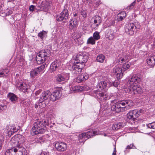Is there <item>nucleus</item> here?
<instances>
[{
	"label": "nucleus",
	"instance_id": "393cba45",
	"mask_svg": "<svg viewBox=\"0 0 155 155\" xmlns=\"http://www.w3.org/2000/svg\"><path fill=\"white\" fill-rule=\"evenodd\" d=\"M79 142L80 143L84 142L87 139L86 137V133H83L79 135L78 138Z\"/></svg>",
	"mask_w": 155,
	"mask_h": 155
},
{
	"label": "nucleus",
	"instance_id": "72a5a7b5",
	"mask_svg": "<svg viewBox=\"0 0 155 155\" xmlns=\"http://www.w3.org/2000/svg\"><path fill=\"white\" fill-rule=\"evenodd\" d=\"M65 80V77L61 74H59L56 76V80L58 82H61L64 81Z\"/></svg>",
	"mask_w": 155,
	"mask_h": 155
},
{
	"label": "nucleus",
	"instance_id": "e433bc0d",
	"mask_svg": "<svg viewBox=\"0 0 155 155\" xmlns=\"http://www.w3.org/2000/svg\"><path fill=\"white\" fill-rule=\"evenodd\" d=\"M47 32L45 31H43L38 34V36L41 39H42L47 35Z\"/></svg>",
	"mask_w": 155,
	"mask_h": 155
},
{
	"label": "nucleus",
	"instance_id": "412c9836",
	"mask_svg": "<svg viewBox=\"0 0 155 155\" xmlns=\"http://www.w3.org/2000/svg\"><path fill=\"white\" fill-rule=\"evenodd\" d=\"M88 76L86 74H81L78 76L76 79V81L80 83L84 81L88 78Z\"/></svg>",
	"mask_w": 155,
	"mask_h": 155
},
{
	"label": "nucleus",
	"instance_id": "39448f33",
	"mask_svg": "<svg viewBox=\"0 0 155 155\" xmlns=\"http://www.w3.org/2000/svg\"><path fill=\"white\" fill-rule=\"evenodd\" d=\"M140 25L137 22H130L127 24L125 28V32L128 34L132 35L134 34V32L137 29H139Z\"/></svg>",
	"mask_w": 155,
	"mask_h": 155
},
{
	"label": "nucleus",
	"instance_id": "6e6552de",
	"mask_svg": "<svg viewBox=\"0 0 155 155\" xmlns=\"http://www.w3.org/2000/svg\"><path fill=\"white\" fill-rule=\"evenodd\" d=\"M69 16L68 10L67 9H64L56 17V20L58 21L66 20L68 19Z\"/></svg>",
	"mask_w": 155,
	"mask_h": 155
},
{
	"label": "nucleus",
	"instance_id": "e2e57ef3",
	"mask_svg": "<svg viewBox=\"0 0 155 155\" xmlns=\"http://www.w3.org/2000/svg\"><path fill=\"white\" fill-rule=\"evenodd\" d=\"M3 71H4V73L5 74H8V73L9 72V71L8 70H3Z\"/></svg>",
	"mask_w": 155,
	"mask_h": 155
},
{
	"label": "nucleus",
	"instance_id": "338daca9",
	"mask_svg": "<svg viewBox=\"0 0 155 155\" xmlns=\"http://www.w3.org/2000/svg\"><path fill=\"white\" fill-rule=\"evenodd\" d=\"M38 106H39L38 104H35V108H37L38 107Z\"/></svg>",
	"mask_w": 155,
	"mask_h": 155
},
{
	"label": "nucleus",
	"instance_id": "3c124183",
	"mask_svg": "<svg viewBox=\"0 0 155 155\" xmlns=\"http://www.w3.org/2000/svg\"><path fill=\"white\" fill-rule=\"evenodd\" d=\"M135 147L134 146L133 144H131L129 145H128L127 147V149H131L132 148H134Z\"/></svg>",
	"mask_w": 155,
	"mask_h": 155
},
{
	"label": "nucleus",
	"instance_id": "09e8293b",
	"mask_svg": "<svg viewBox=\"0 0 155 155\" xmlns=\"http://www.w3.org/2000/svg\"><path fill=\"white\" fill-rule=\"evenodd\" d=\"M124 59V60L125 61H128V58H129V56L127 55H124L123 57H122Z\"/></svg>",
	"mask_w": 155,
	"mask_h": 155
},
{
	"label": "nucleus",
	"instance_id": "7ed1b4c3",
	"mask_svg": "<svg viewBox=\"0 0 155 155\" xmlns=\"http://www.w3.org/2000/svg\"><path fill=\"white\" fill-rule=\"evenodd\" d=\"M85 66L84 64L78 63L77 60H71L68 68L72 72L75 74L80 73Z\"/></svg>",
	"mask_w": 155,
	"mask_h": 155
},
{
	"label": "nucleus",
	"instance_id": "4d7b16f0",
	"mask_svg": "<svg viewBox=\"0 0 155 155\" xmlns=\"http://www.w3.org/2000/svg\"><path fill=\"white\" fill-rule=\"evenodd\" d=\"M35 6L33 5H31L29 8V10L30 11H33L34 10Z\"/></svg>",
	"mask_w": 155,
	"mask_h": 155
},
{
	"label": "nucleus",
	"instance_id": "f704fd0d",
	"mask_svg": "<svg viewBox=\"0 0 155 155\" xmlns=\"http://www.w3.org/2000/svg\"><path fill=\"white\" fill-rule=\"evenodd\" d=\"M131 65V63H130L124 64L122 66L123 71L124 72L129 69Z\"/></svg>",
	"mask_w": 155,
	"mask_h": 155
},
{
	"label": "nucleus",
	"instance_id": "864d4df0",
	"mask_svg": "<svg viewBox=\"0 0 155 155\" xmlns=\"http://www.w3.org/2000/svg\"><path fill=\"white\" fill-rule=\"evenodd\" d=\"M41 90H39L36 91L35 93V95L36 96H37L39 94L41 93Z\"/></svg>",
	"mask_w": 155,
	"mask_h": 155
},
{
	"label": "nucleus",
	"instance_id": "c9c22d12",
	"mask_svg": "<svg viewBox=\"0 0 155 155\" xmlns=\"http://www.w3.org/2000/svg\"><path fill=\"white\" fill-rule=\"evenodd\" d=\"M38 74H39L36 69L32 70L30 72L31 76L32 77L35 78Z\"/></svg>",
	"mask_w": 155,
	"mask_h": 155
},
{
	"label": "nucleus",
	"instance_id": "4468645a",
	"mask_svg": "<svg viewBox=\"0 0 155 155\" xmlns=\"http://www.w3.org/2000/svg\"><path fill=\"white\" fill-rule=\"evenodd\" d=\"M51 95V92L49 91L43 92L40 96L39 101L41 102H45L47 100Z\"/></svg>",
	"mask_w": 155,
	"mask_h": 155
},
{
	"label": "nucleus",
	"instance_id": "f257e3e1",
	"mask_svg": "<svg viewBox=\"0 0 155 155\" xmlns=\"http://www.w3.org/2000/svg\"><path fill=\"white\" fill-rule=\"evenodd\" d=\"M141 80V77L140 74H137L133 76L128 82V88H124V91L126 93L132 94L137 93L142 94L143 92V90L140 86L137 84L140 83Z\"/></svg>",
	"mask_w": 155,
	"mask_h": 155
},
{
	"label": "nucleus",
	"instance_id": "052dcab7",
	"mask_svg": "<svg viewBox=\"0 0 155 155\" xmlns=\"http://www.w3.org/2000/svg\"><path fill=\"white\" fill-rule=\"evenodd\" d=\"M116 147H115L114 148V151L112 153V155H116Z\"/></svg>",
	"mask_w": 155,
	"mask_h": 155
},
{
	"label": "nucleus",
	"instance_id": "473e14b6",
	"mask_svg": "<svg viewBox=\"0 0 155 155\" xmlns=\"http://www.w3.org/2000/svg\"><path fill=\"white\" fill-rule=\"evenodd\" d=\"M105 58V57L104 55L100 54L97 57L96 60L99 62L103 63L104 61Z\"/></svg>",
	"mask_w": 155,
	"mask_h": 155
},
{
	"label": "nucleus",
	"instance_id": "0e129e2a",
	"mask_svg": "<svg viewBox=\"0 0 155 155\" xmlns=\"http://www.w3.org/2000/svg\"><path fill=\"white\" fill-rule=\"evenodd\" d=\"M4 74V75H5V74L4 73V71H3L2 72H0V75H2Z\"/></svg>",
	"mask_w": 155,
	"mask_h": 155
},
{
	"label": "nucleus",
	"instance_id": "58836bf2",
	"mask_svg": "<svg viewBox=\"0 0 155 155\" xmlns=\"http://www.w3.org/2000/svg\"><path fill=\"white\" fill-rule=\"evenodd\" d=\"M93 38L96 40H99L100 38L99 35V32L98 31H96L93 34Z\"/></svg>",
	"mask_w": 155,
	"mask_h": 155
},
{
	"label": "nucleus",
	"instance_id": "37998d69",
	"mask_svg": "<svg viewBox=\"0 0 155 155\" xmlns=\"http://www.w3.org/2000/svg\"><path fill=\"white\" fill-rule=\"evenodd\" d=\"M46 105V104L45 102H41L39 100V102L38 103V106L40 108H43V107H45Z\"/></svg>",
	"mask_w": 155,
	"mask_h": 155
},
{
	"label": "nucleus",
	"instance_id": "4c0bfd02",
	"mask_svg": "<svg viewBox=\"0 0 155 155\" xmlns=\"http://www.w3.org/2000/svg\"><path fill=\"white\" fill-rule=\"evenodd\" d=\"M23 82L21 79H18L16 81L15 85L19 88L23 84Z\"/></svg>",
	"mask_w": 155,
	"mask_h": 155
},
{
	"label": "nucleus",
	"instance_id": "603ef678",
	"mask_svg": "<svg viewBox=\"0 0 155 155\" xmlns=\"http://www.w3.org/2000/svg\"><path fill=\"white\" fill-rule=\"evenodd\" d=\"M4 140L3 138V137H2V139L0 138V150L2 148V144Z\"/></svg>",
	"mask_w": 155,
	"mask_h": 155
},
{
	"label": "nucleus",
	"instance_id": "774afa93",
	"mask_svg": "<svg viewBox=\"0 0 155 155\" xmlns=\"http://www.w3.org/2000/svg\"><path fill=\"white\" fill-rule=\"evenodd\" d=\"M153 48H155V40L153 42Z\"/></svg>",
	"mask_w": 155,
	"mask_h": 155
},
{
	"label": "nucleus",
	"instance_id": "680f3d73",
	"mask_svg": "<svg viewBox=\"0 0 155 155\" xmlns=\"http://www.w3.org/2000/svg\"><path fill=\"white\" fill-rule=\"evenodd\" d=\"M92 134H93V135H96V134H97V131H93L92 130Z\"/></svg>",
	"mask_w": 155,
	"mask_h": 155
},
{
	"label": "nucleus",
	"instance_id": "bb28decb",
	"mask_svg": "<svg viewBox=\"0 0 155 155\" xmlns=\"http://www.w3.org/2000/svg\"><path fill=\"white\" fill-rule=\"evenodd\" d=\"M93 19L94 24H95L96 26L97 27L101 22V18L99 16H96Z\"/></svg>",
	"mask_w": 155,
	"mask_h": 155
},
{
	"label": "nucleus",
	"instance_id": "c85d7f7f",
	"mask_svg": "<svg viewBox=\"0 0 155 155\" xmlns=\"http://www.w3.org/2000/svg\"><path fill=\"white\" fill-rule=\"evenodd\" d=\"M126 16V13L124 11L119 13L117 15V19L119 21H122Z\"/></svg>",
	"mask_w": 155,
	"mask_h": 155
},
{
	"label": "nucleus",
	"instance_id": "b1692460",
	"mask_svg": "<svg viewBox=\"0 0 155 155\" xmlns=\"http://www.w3.org/2000/svg\"><path fill=\"white\" fill-rule=\"evenodd\" d=\"M29 88V86L25 82H23V84L19 88V89L24 92H26Z\"/></svg>",
	"mask_w": 155,
	"mask_h": 155
},
{
	"label": "nucleus",
	"instance_id": "de8ad7c7",
	"mask_svg": "<svg viewBox=\"0 0 155 155\" xmlns=\"http://www.w3.org/2000/svg\"><path fill=\"white\" fill-rule=\"evenodd\" d=\"M135 2L134 1L130 5L128 6V8H129V9H132L133 8L134 6L135 5Z\"/></svg>",
	"mask_w": 155,
	"mask_h": 155
},
{
	"label": "nucleus",
	"instance_id": "423d86ee",
	"mask_svg": "<svg viewBox=\"0 0 155 155\" xmlns=\"http://www.w3.org/2000/svg\"><path fill=\"white\" fill-rule=\"evenodd\" d=\"M25 140V138L24 136L20 135H15L13 137L12 140V142L15 144L16 146L18 148L19 151H23L25 150V148L20 146V144L23 143Z\"/></svg>",
	"mask_w": 155,
	"mask_h": 155
},
{
	"label": "nucleus",
	"instance_id": "dca6fc26",
	"mask_svg": "<svg viewBox=\"0 0 155 155\" xmlns=\"http://www.w3.org/2000/svg\"><path fill=\"white\" fill-rule=\"evenodd\" d=\"M61 65L60 62L59 61H54L51 65L50 71L51 72H54Z\"/></svg>",
	"mask_w": 155,
	"mask_h": 155
},
{
	"label": "nucleus",
	"instance_id": "0eeeda50",
	"mask_svg": "<svg viewBox=\"0 0 155 155\" xmlns=\"http://www.w3.org/2000/svg\"><path fill=\"white\" fill-rule=\"evenodd\" d=\"M117 103L120 106H121V105L123 106V107H121L124 108V109H123V111L130 109L133 105V103L131 100H124L118 101Z\"/></svg>",
	"mask_w": 155,
	"mask_h": 155
},
{
	"label": "nucleus",
	"instance_id": "c03bdc74",
	"mask_svg": "<svg viewBox=\"0 0 155 155\" xmlns=\"http://www.w3.org/2000/svg\"><path fill=\"white\" fill-rule=\"evenodd\" d=\"M15 147H16V148L13 147L11 149H9L10 150V153H11V151H13L15 153L17 152L18 150L19 151L18 148L16 146Z\"/></svg>",
	"mask_w": 155,
	"mask_h": 155
},
{
	"label": "nucleus",
	"instance_id": "aec40b11",
	"mask_svg": "<svg viewBox=\"0 0 155 155\" xmlns=\"http://www.w3.org/2000/svg\"><path fill=\"white\" fill-rule=\"evenodd\" d=\"M127 120L129 122H130L132 124H135V121L137 119L132 114L131 112L130 111L128 113H127Z\"/></svg>",
	"mask_w": 155,
	"mask_h": 155
},
{
	"label": "nucleus",
	"instance_id": "49530a36",
	"mask_svg": "<svg viewBox=\"0 0 155 155\" xmlns=\"http://www.w3.org/2000/svg\"><path fill=\"white\" fill-rule=\"evenodd\" d=\"M81 14L82 15L83 17L85 18L87 16V13L86 11L84 10H82L81 12Z\"/></svg>",
	"mask_w": 155,
	"mask_h": 155
},
{
	"label": "nucleus",
	"instance_id": "2f4dec72",
	"mask_svg": "<svg viewBox=\"0 0 155 155\" xmlns=\"http://www.w3.org/2000/svg\"><path fill=\"white\" fill-rule=\"evenodd\" d=\"M45 65L42 64L40 66L35 69L38 72L39 74H41L43 73L45 71Z\"/></svg>",
	"mask_w": 155,
	"mask_h": 155
},
{
	"label": "nucleus",
	"instance_id": "a19ab883",
	"mask_svg": "<svg viewBox=\"0 0 155 155\" xmlns=\"http://www.w3.org/2000/svg\"><path fill=\"white\" fill-rule=\"evenodd\" d=\"M147 128L155 129V122L149 123L147 124Z\"/></svg>",
	"mask_w": 155,
	"mask_h": 155
},
{
	"label": "nucleus",
	"instance_id": "79ce46f5",
	"mask_svg": "<svg viewBox=\"0 0 155 155\" xmlns=\"http://www.w3.org/2000/svg\"><path fill=\"white\" fill-rule=\"evenodd\" d=\"M92 132V130H90L88 131L87 133H86V137L87 139L93 136V135Z\"/></svg>",
	"mask_w": 155,
	"mask_h": 155
},
{
	"label": "nucleus",
	"instance_id": "f3484780",
	"mask_svg": "<svg viewBox=\"0 0 155 155\" xmlns=\"http://www.w3.org/2000/svg\"><path fill=\"white\" fill-rule=\"evenodd\" d=\"M76 58L77 61L78 60L79 61L78 63L85 64V63L88 60V57L84 54H79L77 56Z\"/></svg>",
	"mask_w": 155,
	"mask_h": 155
},
{
	"label": "nucleus",
	"instance_id": "f8f14e48",
	"mask_svg": "<svg viewBox=\"0 0 155 155\" xmlns=\"http://www.w3.org/2000/svg\"><path fill=\"white\" fill-rule=\"evenodd\" d=\"M114 74L117 76V78H121L123 76V71L122 68L119 67H115L113 69Z\"/></svg>",
	"mask_w": 155,
	"mask_h": 155
},
{
	"label": "nucleus",
	"instance_id": "7c9ffc66",
	"mask_svg": "<svg viewBox=\"0 0 155 155\" xmlns=\"http://www.w3.org/2000/svg\"><path fill=\"white\" fill-rule=\"evenodd\" d=\"M73 38L74 39H77L81 37V34L77 30H75L72 34Z\"/></svg>",
	"mask_w": 155,
	"mask_h": 155
},
{
	"label": "nucleus",
	"instance_id": "6ab92c4d",
	"mask_svg": "<svg viewBox=\"0 0 155 155\" xmlns=\"http://www.w3.org/2000/svg\"><path fill=\"white\" fill-rule=\"evenodd\" d=\"M147 62L148 65L153 67L155 65V55L149 57L147 59Z\"/></svg>",
	"mask_w": 155,
	"mask_h": 155
},
{
	"label": "nucleus",
	"instance_id": "4be33fe9",
	"mask_svg": "<svg viewBox=\"0 0 155 155\" xmlns=\"http://www.w3.org/2000/svg\"><path fill=\"white\" fill-rule=\"evenodd\" d=\"M78 21L75 18H73L69 21V27L70 28L73 29L77 27L78 26Z\"/></svg>",
	"mask_w": 155,
	"mask_h": 155
},
{
	"label": "nucleus",
	"instance_id": "cd10ccee",
	"mask_svg": "<svg viewBox=\"0 0 155 155\" xmlns=\"http://www.w3.org/2000/svg\"><path fill=\"white\" fill-rule=\"evenodd\" d=\"M41 10H45V9H48L50 7V3L49 2L45 1L43 2L41 5Z\"/></svg>",
	"mask_w": 155,
	"mask_h": 155
},
{
	"label": "nucleus",
	"instance_id": "a878e982",
	"mask_svg": "<svg viewBox=\"0 0 155 155\" xmlns=\"http://www.w3.org/2000/svg\"><path fill=\"white\" fill-rule=\"evenodd\" d=\"M130 111L136 118L140 116V114L143 111V110L142 109H140L139 110L138 109H135Z\"/></svg>",
	"mask_w": 155,
	"mask_h": 155
},
{
	"label": "nucleus",
	"instance_id": "20e7f679",
	"mask_svg": "<svg viewBox=\"0 0 155 155\" xmlns=\"http://www.w3.org/2000/svg\"><path fill=\"white\" fill-rule=\"evenodd\" d=\"M51 54V52L48 49L42 50L38 52L36 57L37 63L41 64L43 63Z\"/></svg>",
	"mask_w": 155,
	"mask_h": 155
},
{
	"label": "nucleus",
	"instance_id": "2eb2a0df",
	"mask_svg": "<svg viewBox=\"0 0 155 155\" xmlns=\"http://www.w3.org/2000/svg\"><path fill=\"white\" fill-rule=\"evenodd\" d=\"M105 35L106 38L110 40H112L115 37V33L110 29H107L105 32Z\"/></svg>",
	"mask_w": 155,
	"mask_h": 155
},
{
	"label": "nucleus",
	"instance_id": "5701e85b",
	"mask_svg": "<svg viewBox=\"0 0 155 155\" xmlns=\"http://www.w3.org/2000/svg\"><path fill=\"white\" fill-rule=\"evenodd\" d=\"M8 97L11 101L13 103H15L18 99L16 96L12 93H9L8 95Z\"/></svg>",
	"mask_w": 155,
	"mask_h": 155
},
{
	"label": "nucleus",
	"instance_id": "1a4fd4ad",
	"mask_svg": "<svg viewBox=\"0 0 155 155\" xmlns=\"http://www.w3.org/2000/svg\"><path fill=\"white\" fill-rule=\"evenodd\" d=\"M117 100H114L111 101V110L114 111L116 113H118L120 112H123V108L121 107V106L117 103Z\"/></svg>",
	"mask_w": 155,
	"mask_h": 155
},
{
	"label": "nucleus",
	"instance_id": "a211bd4d",
	"mask_svg": "<svg viewBox=\"0 0 155 155\" xmlns=\"http://www.w3.org/2000/svg\"><path fill=\"white\" fill-rule=\"evenodd\" d=\"M97 87L99 88L101 90H103L105 91L108 88L107 86V84L105 81H100L97 85Z\"/></svg>",
	"mask_w": 155,
	"mask_h": 155
},
{
	"label": "nucleus",
	"instance_id": "6e6d98bb",
	"mask_svg": "<svg viewBox=\"0 0 155 155\" xmlns=\"http://www.w3.org/2000/svg\"><path fill=\"white\" fill-rule=\"evenodd\" d=\"M120 61L123 62L126 61L124 60V59L122 57H121L119 58L118 60V62H120Z\"/></svg>",
	"mask_w": 155,
	"mask_h": 155
},
{
	"label": "nucleus",
	"instance_id": "ea45409f",
	"mask_svg": "<svg viewBox=\"0 0 155 155\" xmlns=\"http://www.w3.org/2000/svg\"><path fill=\"white\" fill-rule=\"evenodd\" d=\"M95 40L92 37H91L88 39L87 43L91 44L92 45H94L95 43Z\"/></svg>",
	"mask_w": 155,
	"mask_h": 155
},
{
	"label": "nucleus",
	"instance_id": "9b49d317",
	"mask_svg": "<svg viewBox=\"0 0 155 155\" xmlns=\"http://www.w3.org/2000/svg\"><path fill=\"white\" fill-rule=\"evenodd\" d=\"M94 93L97 98L102 101H104L107 98L106 92L101 91L99 90L94 91Z\"/></svg>",
	"mask_w": 155,
	"mask_h": 155
},
{
	"label": "nucleus",
	"instance_id": "9d476101",
	"mask_svg": "<svg viewBox=\"0 0 155 155\" xmlns=\"http://www.w3.org/2000/svg\"><path fill=\"white\" fill-rule=\"evenodd\" d=\"M55 147L58 151L63 152L66 150L67 145L64 142H57L55 143Z\"/></svg>",
	"mask_w": 155,
	"mask_h": 155
},
{
	"label": "nucleus",
	"instance_id": "13d9d810",
	"mask_svg": "<svg viewBox=\"0 0 155 155\" xmlns=\"http://www.w3.org/2000/svg\"><path fill=\"white\" fill-rule=\"evenodd\" d=\"M10 151L9 150H7L5 152V155H11Z\"/></svg>",
	"mask_w": 155,
	"mask_h": 155
},
{
	"label": "nucleus",
	"instance_id": "a18cd8bd",
	"mask_svg": "<svg viewBox=\"0 0 155 155\" xmlns=\"http://www.w3.org/2000/svg\"><path fill=\"white\" fill-rule=\"evenodd\" d=\"M46 116L48 118H51L53 116L51 113L49 111H48L46 114Z\"/></svg>",
	"mask_w": 155,
	"mask_h": 155
},
{
	"label": "nucleus",
	"instance_id": "f03ea898",
	"mask_svg": "<svg viewBox=\"0 0 155 155\" xmlns=\"http://www.w3.org/2000/svg\"><path fill=\"white\" fill-rule=\"evenodd\" d=\"M46 121L44 122L40 120L36 121L33 125L31 131V134L32 135L38 134H42L46 131Z\"/></svg>",
	"mask_w": 155,
	"mask_h": 155
},
{
	"label": "nucleus",
	"instance_id": "69168bd1",
	"mask_svg": "<svg viewBox=\"0 0 155 155\" xmlns=\"http://www.w3.org/2000/svg\"><path fill=\"white\" fill-rule=\"evenodd\" d=\"M110 22L111 25H114L115 23L114 21H110Z\"/></svg>",
	"mask_w": 155,
	"mask_h": 155
},
{
	"label": "nucleus",
	"instance_id": "ddd939ff",
	"mask_svg": "<svg viewBox=\"0 0 155 155\" xmlns=\"http://www.w3.org/2000/svg\"><path fill=\"white\" fill-rule=\"evenodd\" d=\"M61 93L59 90H56L53 92L50 97L51 101H54L61 97Z\"/></svg>",
	"mask_w": 155,
	"mask_h": 155
},
{
	"label": "nucleus",
	"instance_id": "c756f323",
	"mask_svg": "<svg viewBox=\"0 0 155 155\" xmlns=\"http://www.w3.org/2000/svg\"><path fill=\"white\" fill-rule=\"evenodd\" d=\"M124 126V125L121 123H119L113 124L112 126V129L114 130H116L120 129Z\"/></svg>",
	"mask_w": 155,
	"mask_h": 155
},
{
	"label": "nucleus",
	"instance_id": "bf43d9fd",
	"mask_svg": "<svg viewBox=\"0 0 155 155\" xmlns=\"http://www.w3.org/2000/svg\"><path fill=\"white\" fill-rule=\"evenodd\" d=\"M108 84H109V85L107 86H108V88H109L110 87V86H113V82H110V81H109L108 82Z\"/></svg>",
	"mask_w": 155,
	"mask_h": 155
},
{
	"label": "nucleus",
	"instance_id": "5fc2aeb1",
	"mask_svg": "<svg viewBox=\"0 0 155 155\" xmlns=\"http://www.w3.org/2000/svg\"><path fill=\"white\" fill-rule=\"evenodd\" d=\"M79 87H74V88H72V90H73L74 91H76L79 89Z\"/></svg>",
	"mask_w": 155,
	"mask_h": 155
},
{
	"label": "nucleus",
	"instance_id": "8fccbe9b",
	"mask_svg": "<svg viewBox=\"0 0 155 155\" xmlns=\"http://www.w3.org/2000/svg\"><path fill=\"white\" fill-rule=\"evenodd\" d=\"M119 84V83L116 81H115L113 82V86L115 87H117L118 86V85Z\"/></svg>",
	"mask_w": 155,
	"mask_h": 155
}]
</instances>
